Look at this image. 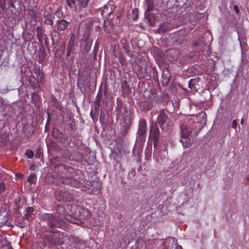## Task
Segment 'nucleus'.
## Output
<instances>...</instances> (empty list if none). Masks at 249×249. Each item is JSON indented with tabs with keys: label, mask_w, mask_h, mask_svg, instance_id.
I'll return each mask as SVG.
<instances>
[{
	"label": "nucleus",
	"mask_w": 249,
	"mask_h": 249,
	"mask_svg": "<svg viewBox=\"0 0 249 249\" xmlns=\"http://www.w3.org/2000/svg\"><path fill=\"white\" fill-rule=\"evenodd\" d=\"M58 172L57 178L59 179V182L63 184H70L71 186L76 187L75 181L68 174L73 170L72 168L67 167L65 165L61 164L56 166L55 169Z\"/></svg>",
	"instance_id": "1"
},
{
	"label": "nucleus",
	"mask_w": 249,
	"mask_h": 249,
	"mask_svg": "<svg viewBox=\"0 0 249 249\" xmlns=\"http://www.w3.org/2000/svg\"><path fill=\"white\" fill-rule=\"evenodd\" d=\"M157 123L159 124L161 128L166 131L168 129L167 116L163 110H160L158 115Z\"/></svg>",
	"instance_id": "2"
},
{
	"label": "nucleus",
	"mask_w": 249,
	"mask_h": 249,
	"mask_svg": "<svg viewBox=\"0 0 249 249\" xmlns=\"http://www.w3.org/2000/svg\"><path fill=\"white\" fill-rule=\"evenodd\" d=\"M52 238L51 243L52 244L60 245L63 244L64 241L67 239V237L64 236L63 233L56 232L52 235Z\"/></svg>",
	"instance_id": "3"
},
{
	"label": "nucleus",
	"mask_w": 249,
	"mask_h": 249,
	"mask_svg": "<svg viewBox=\"0 0 249 249\" xmlns=\"http://www.w3.org/2000/svg\"><path fill=\"white\" fill-rule=\"evenodd\" d=\"M52 219H50L49 222V225L51 229L55 227H58L60 228H62L64 225L63 221L61 220V218H59L57 217V216L55 215L54 216H52Z\"/></svg>",
	"instance_id": "4"
},
{
	"label": "nucleus",
	"mask_w": 249,
	"mask_h": 249,
	"mask_svg": "<svg viewBox=\"0 0 249 249\" xmlns=\"http://www.w3.org/2000/svg\"><path fill=\"white\" fill-rule=\"evenodd\" d=\"M192 128L189 126L183 125L181 128V137L190 139L192 137Z\"/></svg>",
	"instance_id": "5"
},
{
	"label": "nucleus",
	"mask_w": 249,
	"mask_h": 249,
	"mask_svg": "<svg viewBox=\"0 0 249 249\" xmlns=\"http://www.w3.org/2000/svg\"><path fill=\"white\" fill-rule=\"evenodd\" d=\"M115 6L113 1H109L105 5L102 11V14L109 16L115 9Z\"/></svg>",
	"instance_id": "6"
},
{
	"label": "nucleus",
	"mask_w": 249,
	"mask_h": 249,
	"mask_svg": "<svg viewBox=\"0 0 249 249\" xmlns=\"http://www.w3.org/2000/svg\"><path fill=\"white\" fill-rule=\"evenodd\" d=\"M146 132V122L144 119H141L139 123L138 133L140 135H143Z\"/></svg>",
	"instance_id": "7"
},
{
	"label": "nucleus",
	"mask_w": 249,
	"mask_h": 249,
	"mask_svg": "<svg viewBox=\"0 0 249 249\" xmlns=\"http://www.w3.org/2000/svg\"><path fill=\"white\" fill-rule=\"evenodd\" d=\"M57 29L59 31L65 30L68 26L69 22L64 19L57 21Z\"/></svg>",
	"instance_id": "8"
},
{
	"label": "nucleus",
	"mask_w": 249,
	"mask_h": 249,
	"mask_svg": "<svg viewBox=\"0 0 249 249\" xmlns=\"http://www.w3.org/2000/svg\"><path fill=\"white\" fill-rule=\"evenodd\" d=\"M45 20L44 22L45 24L48 25H53V19L54 18V17L52 14H48L47 15H45Z\"/></svg>",
	"instance_id": "9"
},
{
	"label": "nucleus",
	"mask_w": 249,
	"mask_h": 249,
	"mask_svg": "<svg viewBox=\"0 0 249 249\" xmlns=\"http://www.w3.org/2000/svg\"><path fill=\"white\" fill-rule=\"evenodd\" d=\"M180 141L182 143V145L184 148L189 147L192 144V142L190 141V139H185L184 138L181 137Z\"/></svg>",
	"instance_id": "10"
},
{
	"label": "nucleus",
	"mask_w": 249,
	"mask_h": 249,
	"mask_svg": "<svg viewBox=\"0 0 249 249\" xmlns=\"http://www.w3.org/2000/svg\"><path fill=\"white\" fill-rule=\"evenodd\" d=\"M80 216L81 218H83V219H87L89 218L90 216V213L89 211L86 209H83L82 211L80 212Z\"/></svg>",
	"instance_id": "11"
},
{
	"label": "nucleus",
	"mask_w": 249,
	"mask_h": 249,
	"mask_svg": "<svg viewBox=\"0 0 249 249\" xmlns=\"http://www.w3.org/2000/svg\"><path fill=\"white\" fill-rule=\"evenodd\" d=\"M34 211V209L32 207H28L26 209L25 211V213L24 214V217L25 219H28L30 218V216L32 215Z\"/></svg>",
	"instance_id": "12"
},
{
	"label": "nucleus",
	"mask_w": 249,
	"mask_h": 249,
	"mask_svg": "<svg viewBox=\"0 0 249 249\" xmlns=\"http://www.w3.org/2000/svg\"><path fill=\"white\" fill-rule=\"evenodd\" d=\"M75 40V35L72 34L71 36L69 41L68 44V48H73V45Z\"/></svg>",
	"instance_id": "13"
},
{
	"label": "nucleus",
	"mask_w": 249,
	"mask_h": 249,
	"mask_svg": "<svg viewBox=\"0 0 249 249\" xmlns=\"http://www.w3.org/2000/svg\"><path fill=\"white\" fill-rule=\"evenodd\" d=\"M78 2V5L80 8H85L88 3H89V0H77Z\"/></svg>",
	"instance_id": "14"
},
{
	"label": "nucleus",
	"mask_w": 249,
	"mask_h": 249,
	"mask_svg": "<svg viewBox=\"0 0 249 249\" xmlns=\"http://www.w3.org/2000/svg\"><path fill=\"white\" fill-rule=\"evenodd\" d=\"M196 82V80L191 79L189 82L188 85V87L189 89H191L192 91H196V87L195 85Z\"/></svg>",
	"instance_id": "15"
},
{
	"label": "nucleus",
	"mask_w": 249,
	"mask_h": 249,
	"mask_svg": "<svg viewBox=\"0 0 249 249\" xmlns=\"http://www.w3.org/2000/svg\"><path fill=\"white\" fill-rule=\"evenodd\" d=\"M36 179V177L35 174L30 175L28 178V181L30 183H33Z\"/></svg>",
	"instance_id": "16"
},
{
	"label": "nucleus",
	"mask_w": 249,
	"mask_h": 249,
	"mask_svg": "<svg viewBox=\"0 0 249 249\" xmlns=\"http://www.w3.org/2000/svg\"><path fill=\"white\" fill-rule=\"evenodd\" d=\"M25 155L29 159H31L34 157V153L31 150H27L25 152Z\"/></svg>",
	"instance_id": "17"
},
{
	"label": "nucleus",
	"mask_w": 249,
	"mask_h": 249,
	"mask_svg": "<svg viewBox=\"0 0 249 249\" xmlns=\"http://www.w3.org/2000/svg\"><path fill=\"white\" fill-rule=\"evenodd\" d=\"M66 3L68 5L72 8L74 6L75 1L74 0H66Z\"/></svg>",
	"instance_id": "18"
},
{
	"label": "nucleus",
	"mask_w": 249,
	"mask_h": 249,
	"mask_svg": "<svg viewBox=\"0 0 249 249\" xmlns=\"http://www.w3.org/2000/svg\"><path fill=\"white\" fill-rule=\"evenodd\" d=\"M62 199L63 201H70L71 199V197L67 198L66 197V193H63V194L62 195Z\"/></svg>",
	"instance_id": "19"
},
{
	"label": "nucleus",
	"mask_w": 249,
	"mask_h": 249,
	"mask_svg": "<svg viewBox=\"0 0 249 249\" xmlns=\"http://www.w3.org/2000/svg\"><path fill=\"white\" fill-rule=\"evenodd\" d=\"M5 3L6 0H0V7L2 9H4L5 8Z\"/></svg>",
	"instance_id": "20"
},
{
	"label": "nucleus",
	"mask_w": 249,
	"mask_h": 249,
	"mask_svg": "<svg viewBox=\"0 0 249 249\" xmlns=\"http://www.w3.org/2000/svg\"><path fill=\"white\" fill-rule=\"evenodd\" d=\"M73 51V48L67 47V55L70 56Z\"/></svg>",
	"instance_id": "21"
},
{
	"label": "nucleus",
	"mask_w": 249,
	"mask_h": 249,
	"mask_svg": "<svg viewBox=\"0 0 249 249\" xmlns=\"http://www.w3.org/2000/svg\"><path fill=\"white\" fill-rule=\"evenodd\" d=\"M237 125V122L236 120H233V121L232 122V127L234 129H236Z\"/></svg>",
	"instance_id": "22"
},
{
	"label": "nucleus",
	"mask_w": 249,
	"mask_h": 249,
	"mask_svg": "<svg viewBox=\"0 0 249 249\" xmlns=\"http://www.w3.org/2000/svg\"><path fill=\"white\" fill-rule=\"evenodd\" d=\"M132 14L133 15V19H136L138 18V13L136 11H135V10H133V12H132Z\"/></svg>",
	"instance_id": "23"
},
{
	"label": "nucleus",
	"mask_w": 249,
	"mask_h": 249,
	"mask_svg": "<svg viewBox=\"0 0 249 249\" xmlns=\"http://www.w3.org/2000/svg\"><path fill=\"white\" fill-rule=\"evenodd\" d=\"M5 189V185L3 183L0 184V193L4 191Z\"/></svg>",
	"instance_id": "24"
},
{
	"label": "nucleus",
	"mask_w": 249,
	"mask_h": 249,
	"mask_svg": "<svg viewBox=\"0 0 249 249\" xmlns=\"http://www.w3.org/2000/svg\"><path fill=\"white\" fill-rule=\"evenodd\" d=\"M153 7L152 5H150L149 3H148L147 5V10L148 11H152L153 10Z\"/></svg>",
	"instance_id": "25"
},
{
	"label": "nucleus",
	"mask_w": 249,
	"mask_h": 249,
	"mask_svg": "<svg viewBox=\"0 0 249 249\" xmlns=\"http://www.w3.org/2000/svg\"><path fill=\"white\" fill-rule=\"evenodd\" d=\"M233 9L234 10V11H236V12L237 13H238L239 12V10L238 9V6L236 5H235L233 6Z\"/></svg>",
	"instance_id": "26"
},
{
	"label": "nucleus",
	"mask_w": 249,
	"mask_h": 249,
	"mask_svg": "<svg viewBox=\"0 0 249 249\" xmlns=\"http://www.w3.org/2000/svg\"><path fill=\"white\" fill-rule=\"evenodd\" d=\"M41 153L37 152V153L36 154L35 157L36 158H39L40 157Z\"/></svg>",
	"instance_id": "27"
},
{
	"label": "nucleus",
	"mask_w": 249,
	"mask_h": 249,
	"mask_svg": "<svg viewBox=\"0 0 249 249\" xmlns=\"http://www.w3.org/2000/svg\"><path fill=\"white\" fill-rule=\"evenodd\" d=\"M147 104V107L146 108V109H150L151 107V104L149 103H148Z\"/></svg>",
	"instance_id": "28"
},
{
	"label": "nucleus",
	"mask_w": 249,
	"mask_h": 249,
	"mask_svg": "<svg viewBox=\"0 0 249 249\" xmlns=\"http://www.w3.org/2000/svg\"><path fill=\"white\" fill-rule=\"evenodd\" d=\"M244 120L243 119H242L241 120V124L242 125H244Z\"/></svg>",
	"instance_id": "29"
},
{
	"label": "nucleus",
	"mask_w": 249,
	"mask_h": 249,
	"mask_svg": "<svg viewBox=\"0 0 249 249\" xmlns=\"http://www.w3.org/2000/svg\"><path fill=\"white\" fill-rule=\"evenodd\" d=\"M126 119H127V121H128V122L129 123V122H130V118H129V117H126Z\"/></svg>",
	"instance_id": "30"
},
{
	"label": "nucleus",
	"mask_w": 249,
	"mask_h": 249,
	"mask_svg": "<svg viewBox=\"0 0 249 249\" xmlns=\"http://www.w3.org/2000/svg\"><path fill=\"white\" fill-rule=\"evenodd\" d=\"M206 116L205 114H203V116H202V117H203V118L206 119V116Z\"/></svg>",
	"instance_id": "31"
},
{
	"label": "nucleus",
	"mask_w": 249,
	"mask_h": 249,
	"mask_svg": "<svg viewBox=\"0 0 249 249\" xmlns=\"http://www.w3.org/2000/svg\"><path fill=\"white\" fill-rule=\"evenodd\" d=\"M58 209H63V208L62 207L59 206Z\"/></svg>",
	"instance_id": "32"
},
{
	"label": "nucleus",
	"mask_w": 249,
	"mask_h": 249,
	"mask_svg": "<svg viewBox=\"0 0 249 249\" xmlns=\"http://www.w3.org/2000/svg\"><path fill=\"white\" fill-rule=\"evenodd\" d=\"M151 131H152V130H151L150 131V136H151Z\"/></svg>",
	"instance_id": "33"
},
{
	"label": "nucleus",
	"mask_w": 249,
	"mask_h": 249,
	"mask_svg": "<svg viewBox=\"0 0 249 249\" xmlns=\"http://www.w3.org/2000/svg\"><path fill=\"white\" fill-rule=\"evenodd\" d=\"M161 25L160 27V30H162V29H161Z\"/></svg>",
	"instance_id": "34"
},
{
	"label": "nucleus",
	"mask_w": 249,
	"mask_h": 249,
	"mask_svg": "<svg viewBox=\"0 0 249 249\" xmlns=\"http://www.w3.org/2000/svg\"><path fill=\"white\" fill-rule=\"evenodd\" d=\"M96 192H97V193H99V191L98 190H97Z\"/></svg>",
	"instance_id": "35"
}]
</instances>
